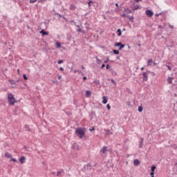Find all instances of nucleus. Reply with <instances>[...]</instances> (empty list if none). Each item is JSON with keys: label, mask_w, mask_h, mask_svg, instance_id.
<instances>
[{"label": "nucleus", "mask_w": 177, "mask_h": 177, "mask_svg": "<svg viewBox=\"0 0 177 177\" xmlns=\"http://www.w3.org/2000/svg\"><path fill=\"white\" fill-rule=\"evenodd\" d=\"M19 162H21V164H24V162H26V157L25 156H21L19 158Z\"/></svg>", "instance_id": "nucleus-10"}, {"label": "nucleus", "mask_w": 177, "mask_h": 177, "mask_svg": "<svg viewBox=\"0 0 177 177\" xmlns=\"http://www.w3.org/2000/svg\"><path fill=\"white\" fill-rule=\"evenodd\" d=\"M40 34H42V35H49V32L45 31V30L42 29L40 32Z\"/></svg>", "instance_id": "nucleus-12"}, {"label": "nucleus", "mask_w": 177, "mask_h": 177, "mask_svg": "<svg viewBox=\"0 0 177 177\" xmlns=\"http://www.w3.org/2000/svg\"><path fill=\"white\" fill-rule=\"evenodd\" d=\"M149 74H150V71L147 70L146 72L142 73V81L146 82L149 80Z\"/></svg>", "instance_id": "nucleus-2"}, {"label": "nucleus", "mask_w": 177, "mask_h": 177, "mask_svg": "<svg viewBox=\"0 0 177 177\" xmlns=\"http://www.w3.org/2000/svg\"><path fill=\"white\" fill-rule=\"evenodd\" d=\"M173 80H174V77H169L167 78V82H168V84H172Z\"/></svg>", "instance_id": "nucleus-17"}, {"label": "nucleus", "mask_w": 177, "mask_h": 177, "mask_svg": "<svg viewBox=\"0 0 177 177\" xmlns=\"http://www.w3.org/2000/svg\"><path fill=\"white\" fill-rule=\"evenodd\" d=\"M91 91H86V96L87 97H89V96L91 95Z\"/></svg>", "instance_id": "nucleus-28"}, {"label": "nucleus", "mask_w": 177, "mask_h": 177, "mask_svg": "<svg viewBox=\"0 0 177 177\" xmlns=\"http://www.w3.org/2000/svg\"><path fill=\"white\" fill-rule=\"evenodd\" d=\"M102 103H103V104H107V97H106V96L102 97Z\"/></svg>", "instance_id": "nucleus-14"}, {"label": "nucleus", "mask_w": 177, "mask_h": 177, "mask_svg": "<svg viewBox=\"0 0 177 177\" xmlns=\"http://www.w3.org/2000/svg\"><path fill=\"white\" fill-rule=\"evenodd\" d=\"M124 12H126V13H131L132 12V10H131L129 8H124Z\"/></svg>", "instance_id": "nucleus-25"}, {"label": "nucleus", "mask_w": 177, "mask_h": 177, "mask_svg": "<svg viewBox=\"0 0 177 177\" xmlns=\"http://www.w3.org/2000/svg\"><path fill=\"white\" fill-rule=\"evenodd\" d=\"M82 32V29H81V28H79V29L77 30V32Z\"/></svg>", "instance_id": "nucleus-45"}, {"label": "nucleus", "mask_w": 177, "mask_h": 177, "mask_svg": "<svg viewBox=\"0 0 177 177\" xmlns=\"http://www.w3.org/2000/svg\"><path fill=\"white\" fill-rule=\"evenodd\" d=\"M110 134H111V135H113V133L111 131Z\"/></svg>", "instance_id": "nucleus-64"}, {"label": "nucleus", "mask_w": 177, "mask_h": 177, "mask_svg": "<svg viewBox=\"0 0 177 177\" xmlns=\"http://www.w3.org/2000/svg\"><path fill=\"white\" fill-rule=\"evenodd\" d=\"M8 100H15V96L12 93L8 94Z\"/></svg>", "instance_id": "nucleus-13"}, {"label": "nucleus", "mask_w": 177, "mask_h": 177, "mask_svg": "<svg viewBox=\"0 0 177 177\" xmlns=\"http://www.w3.org/2000/svg\"><path fill=\"white\" fill-rule=\"evenodd\" d=\"M75 26H76V27H77V28H80V26L77 25V24Z\"/></svg>", "instance_id": "nucleus-58"}, {"label": "nucleus", "mask_w": 177, "mask_h": 177, "mask_svg": "<svg viewBox=\"0 0 177 177\" xmlns=\"http://www.w3.org/2000/svg\"><path fill=\"white\" fill-rule=\"evenodd\" d=\"M157 64L156 62H153L151 59L148 60V66H156Z\"/></svg>", "instance_id": "nucleus-8"}, {"label": "nucleus", "mask_w": 177, "mask_h": 177, "mask_svg": "<svg viewBox=\"0 0 177 177\" xmlns=\"http://www.w3.org/2000/svg\"><path fill=\"white\" fill-rule=\"evenodd\" d=\"M16 82H19V80H17V81L15 82V83H16Z\"/></svg>", "instance_id": "nucleus-63"}, {"label": "nucleus", "mask_w": 177, "mask_h": 177, "mask_svg": "<svg viewBox=\"0 0 177 177\" xmlns=\"http://www.w3.org/2000/svg\"><path fill=\"white\" fill-rule=\"evenodd\" d=\"M37 2V0H30V3H35Z\"/></svg>", "instance_id": "nucleus-37"}, {"label": "nucleus", "mask_w": 177, "mask_h": 177, "mask_svg": "<svg viewBox=\"0 0 177 177\" xmlns=\"http://www.w3.org/2000/svg\"><path fill=\"white\" fill-rule=\"evenodd\" d=\"M111 82H112V84H115V80H111Z\"/></svg>", "instance_id": "nucleus-51"}, {"label": "nucleus", "mask_w": 177, "mask_h": 177, "mask_svg": "<svg viewBox=\"0 0 177 177\" xmlns=\"http://www.w3.org/2000/svg\"><path fill=\"white\" fill-rule=\"evenodd\" d=\"M140 164V160L138 159H136L133 160V165H136V167Z\"/></svg>", "instance_id": "nucleus-11"}, {"label": "nucleus", "mask_w": 177, "mask_h": 177, "mask_svg": "<svg viewBox=\"0 0 177 177\" xmlns=\"http://www.w3.org/2000/svg\"><path fill=\"white\" fill-rule=\"evenodd\" d=\"M107 151V147L104 146L103 148L100 151V153L104 154Z\"/></svg>", "instance_id": "nucleus-9"}, {"label": "nucleus", "mask_w": 177, "mask_h": 177, "mask_svg": "<svg viewBox=\"0 0 177 177\" xmlns=\"http://www.w3.org/2000/svg\"><path fill=\"white\" fill-rule=\"evenodd\" d=\"M23 77H24V80H25L26 81H27L28 80V78L27 77V75H26V74L23 75Z\"/></svg>", "instance_id": "nucleus-34"}, {"label": "nucleus", "mask_w": 177, "mask_h": 177, "mask_svg": "<svg viewBox=\"0 0 177 177\" xmlns=\"http://www.w3.org/2000/svg\"><path fill=\"white\" fill-rule=\"evenodd\" d=\"M91 168H92V166L89 163H88L86 166H84L85 169H91Z\"/></svg>", "instance_id": "nucleus-16"}, {"label": "nucleus", "mask_w": 177, "mask_h": 177, "mask_svg": "<svg viewBox=\"0 0 177 177\" xmlns=\"http://www.w3.org/2000/svg\"><path fill=\"white\" fill-rule=\"evenodd\" d=\"M71 23H73L75 25L76 24V23L74 21V20H71Z\"/></svg>", "instance_id": "nucleus-52"}, {"label": "nucleus", "mask_w": 177, "mask_h": 177, "mask_svg": "<svg viewBox=\"0 0 177 177\" xmlns=\"http://www.w3.org/2000/svg\"><path fill=\"white\" fill-rule=\"evenodd\" d=\"M151 172H154L156 171V166L155 165H153L151 167Z\"/></svg>", "instance_id": "nucleus-31"}, {"label": "nucleus", "mask_w": 177, "mask_h": 177, "mask_svg": "<svg viewBox=\"0 0 177 177\" xmlns=\"http://www.w3.org/2000/svg\"><path fill=\"white\" fill-rule=\"evenodd\" d=\"M75 133L79 136V138H82L85 135V131L82 128H77L75 131Z\"/></svg>", "instance_id": "nucleus-1"}, {"label": "nucleus", "mask_w": 177, "mask_h": 177, "mask_svg": "<svg viewBox=\"0 0 177 177\" xmlns=\"http://www.w3.org/2000/svg\"><path fill=\"white\" fill-rule=\"evenodd\" d=\"M39 2H42V0H38L39 3Z\"/></svg>", "instance_id": "nucleus-61"}, {"label": "nucleus", "mask_w": 177, "mask_h": 177, "mask_svg": "<svg viewBox=\"0 0 177 177\" xmlns=\"http://www.w3.org/2000/svg\"><path fill=\"white\" fill-rule=\"evenodd\" d=\"M77 9V6L74 3H71L69 6L70 10H75Z\"/></svg>", "instance_id": "nucleus-7"}, {"label": "nucleus", "mask_w": 177, "mask_h": 177, "mask_svg": "<svg viewBox=\"0 0 177 177\" xmlns=\"http://www.w3.org/2000/svg\"><path fill=\"white\" fill-rule=\"evenodd\" d=\"M117 32L118 37H121V35H122V31H121V29H118Z\"/></svg>", "instance_id": "nucleus-18"}, {"label": "nucleus", "mask_w": 177, "mask_h": 177, "mask_svg": "<svg viewBox=\"0 0 177 177\" xmlns=\"http://www.w3.org/2000/svg\"><path fill=\"white\" fill-rule=\"evenodd\" d=\"M8 102L10 104H15V103H16V100H10Z\"/></svg>", "instance_id": "nucleus-22"}, {"label": "nucleus", "mask_w": 177, "mask_h": 177, "mask_svg": "<svg viewBox=\"0 0 177 177\" xmlns=\"http://www.w3.org/2000/svg\"><path fill=\"white\" fill-rule=\"evenodd\" d=\"M127 14H125V13H123L122 15V17H127Z\"/></svg>", "instance_id": "nucleus-46"}, {"label": "nucleus", "mask_w": 177, "mask_h": 177, "mask_svg": "<svg viewBox=\"0 0 177 177\" xmlns=\"http://www.w3.org/2000/svg\"><path fill=\"white\" fill-rule=\"evenodd\" d=\"M75 73H78L81 75H84V73L81 71H75Z\"/></svg>", "instance_id": "nucleus-32"}, {"label": "nucleus", "mask_w": 177, "mask_h": 177, "mask_svg": "<svg viewBox=\"0 0 177 177\" xmlns=\"http://www.w3.org/2000/svg\"><path fill=\"white\" fill-rule=\"evenodd\" d=\"M140 6L136 5V6L133 7V10H134V11L138 10V9H140Z\"/></svg>", "instance_id": "nucleus-20"}, {"label": "nucleus", "mask_w": 177, "mask_h": 177, "mask_svg": "<svg viewBox=\"0 0 177 177\" xmlns=\"http://www.w3.org/2000/svg\"><path fill=\"white\" fill-rule=\"evenodd\" d=\"M106 108L108 109V110H110V109H111V106H110V104H107Z\"/></svg>", "instance_id": "nucleus-41"}, {"label": "nucleus", "mask_w": 177, "mask_h": 177, "mask_svg": "<svg viewBox=\"0 0 177 177\" xmlns=\"http://www.w3.org/2000/svg\"><path fill=\"white\" fill-rule=\"evenodd\" d=\"M83 80H84V81H85L86 80H87L86 76L83 77Z\"/></svg>", "instance_id": "nucleus-53"}, {"label": "nucleus", "mask_w": 177, "mask_h": 177, "mask_svg": "<svg viewBox=\"0 0 177 177\" xmlns=\"http://www.w3.org/2000/svg\"><path fill=\"white\" fill-rule=\"evenodd\" d=\"M109 58H106V59L105 61H104V63H109Z\"/></svg>", "instance_id": "nucleus-48"}, {"label": "nucleus", "mask_w": 177, "mask_h": 177, "mask_svg": "<svg viewBox=\"0 0 177 177\" xmlns=\"http://www.w3.org/2000/svg\"><path fill=\"white\" fill-rule=\"evenodd\" d=\"M25 129L26 131H27L28 132H30L31 131V129H30V127H28V125L26 124L25 125Z\"/></svg>", "instance_id": "nucleus-24"}, {"label": "nucleus", "mask_w": 177, "mask_h": 177, "mask_svg": "<svg viewBox=\"0 0 177 177\" xmlns=\"http://www.w3.org/2000/svg\"><path fill=\"white\" fill-rule=\"evenodd\" d=\"M127 17L129 20H133V16L132 15H127Z\"/></svg>", "instance_id": "nucleus-30"}, {"label": "nucleus", "mask_w": 177, "mask_h": 177, "mask_svg": "<svg viewBox=\"0 0 177 177\" xmlns=\"http://www.w3.org/2000/svg\"><path fill=\"white\" fill-rule=\"evenodd\" d=\"M144 142H145V138H140V142H139V146H138L139 149H142V147H143Z\"/></svg>", "instance_id": "nucleus-6"}, {"label": "nucleus", "mask_w": 177, "mask_h": 177, "mask_svg": "<svg viewBox=\"0 0 177 177\" xmlns=\"http://www.w3.org/2000/svg\"><path fill=\"white\" fill-rule=\"evenodd\" d=\"M138 111L139 113H142L143 111V106H138Z\"/></svg>", "instance_id": "nucleus-29"}, {"label": "nucleus", "mask_w": 177, "mask_h": 177, "mask_svg": "<svg viewBox=\"0 0 177 177\" xmlns=\"http://www.w3.org/2000/svg\"><path fill=\"white\" fill-rule=\"evenodd\" d=\"M145 14L148 17H151L154 15V12H153V11H151V10H147L145 11Z\"/></svg>", "instance_id": "nucleus-4"}, {"label": "nucleus", "mask_w": 177, "mask_h": 177, "mask_svg": "<svg viewBox=\"0 0 177 177\" xmlns=\"http://www.w3.org/2000/svg\"><path fill=\"white\" fill-rule=\"evenodd\" d=\"M65 113H66V114L67 115H68V116H70V115H72L71 112H65Z\"/></svg>", "instance_id": "nucleus-42"}, {"label": "nucleus", "mask_w": 177, "mask_h": 177, "mask_svg": "<svg viewBox=\"0 0 177 177\" xmlns=\"http://www.w3.org/2000/svg\"><path fill=\"white\" fill-rule=\"evenodd\" d=\"M135 1V2H139V1H140V0H134Z\"/></svg>", "instance_id": "nucleus-57"}, {"label": "nucleus", "mask_w": 177, "mask_h": 177, "mask_svg": "<svg viewBox=\"0 0 177 177\" xmlns=\"http://www.w3.org/2000/svg\"><path fill=\"white\" fill-rule=\"evenodd\" d=\"M58 80H62V75L58 76Z\"/></svg>", "instance_id": "nucleus-54"}, {"label": "nucleus", "mask_w": 177, "mask_h": 177, "mask_svg": "<svg viewBox=\"0 0 177 177\" xmlns=\"http://www.w3.org/2000/svg\"><path fill=\"white\" fill-rule=\"evenodd\" d=\"M113 53L114 55H120V51H118V50H113Z\"/></svg>", "instance_id": "nucleus-26"}, {"label": "nucleus", "mask_w": 177, "mask_h": 177, "mask_svg": "<svg viewBox=\"0 0 177 177\" xmlns=\"http://www.w3.org/2000/svg\"><path fill=\"white\" fill-rule=\"evenodd\" d=\"M55 44L57 49H59V48H62V44H60V42H56Z\"/></svg>", "instance_id": "nucleus-23"}, {"label": "nucleus", "mask_w": 177, "mask_h": 177, "mask_svg": "<svg viewBox=\"0 0 177 177\" xmlns=\"http://www.w3.org/2000/svg\"><path fill=\"white\" fill-rule=\"evenodd\" d=\"M53 175H55L56 174V172H52Z\"/></svg>", "instance_id": "nucleus-62"}, {"label": "nucleus", "mask_w": 177, "mask_h": 177, "mask_svg": "<svg viewBox=\"0 0 177 177\" xmlns=\"http://www.w3.org/2000/svg\"><path fill=\"white\" fill-rule=\"evenodd\" d=\"M106 67V65L104 64H102L101 66V68H104Z\"/></svg>", "instance_id": "nucleus-43"}, {"label": "nucleus", "mask_w": 177, "mask_h": 177, "mask_svg": "<svg viewBox=\"0 0 177 177\" xmlns=\"http://www.w3.org/2000/svg\"><path fill=\"white\" fill-rule=\"evenodd\" d=\"M5 157H6V158H12V154L9 153V152H6Z\"/></svg>", "instance_id": "nucleus-15"}, {"label": "nucleus", "mask_w": 177, "mask_h": 177, "mask_svg": "<svg viewBox=\"0 0 177 177\" xmlns=\"http://www.w3.org/2000/svg\"><path fill=\"white\" fill-rule=\"evenodd\" d=\"M115 5V6L118 7V3H116Z\"/></svg>", "instance_id": "nucleus-60"}, {"label": "nucleus", "mask_w": 177, "mask_h": 177, "mask_svg": "<svg viewBox=\"0 0 177 177\" xmlns=\"http://www.w3.org/2000/svg\"><path fill=\"white\" fill-rule=\"evenodd\" d=\"M110 133H111L110 130H106V135H110Z\"/></svg>", "instance_id": "nucleus-39"}, {"label": "nucleus", "mask_w": 177, "mask_h": 177, "mask_svg": "<svg viewBox=\"0 0 177 177\" xmlns=\"http://www.w3.org/2000/svg\"><path fill=\"white\" fill-rule=\"evenodd\" d=\"M169 27L172 29L174 28V26L170 25Z\"/></svg>", "instance_id": "nucleus-56"}, {"label": "nucleus", "mask_w": 177, "mask_h": 177, "mask_svg": "<svg viewBox=\"0 0 177 177\" xmlns=\"http://www.w3.org/2000/svg\"><path fill=\"white\" fill-rule=\"evenodd\" d=\"M59 71H64V68L63 67H60V68H59Z\"/></svg>", "instance_id": "nucleus-49"}, {"label": "nucleus", "mask_w": 177, "mask_h": 177, "mask_svg": "<svg viewBox=\"0 0 177 177\" xmlns=\"http://www.w3.org/2000/svg\"><path fill=\"white\" fill-rule=\"evenodd\" d=\"M165 66H166V67H167V68H168V70H169V71H172V68H171V66L169 65L166 64Z\"/></svg>", "instance_id": "nucleus-35"}, {"label": "nucleus", "mask_w": 177, "mask_h": 177, "mask_svg": "<svg viewBox=\"0 0 177 177\" xmlns=\"http://www.w3.org/2000/svg\"><path fill=\"white\" fill-rule=\"evenodd\" d=\"M62 63H64V60H63V59L58 60V62H57L58 64H62Z\"/></svg>", "instance_id": "nucleus-33"}, {"label": "nucleus", "mask_w": 177, "mask_h": 177, "mask_svg": "<svg viewBox=\"0 0 177 177\" xmlns=\"http://www.w3.org/2000/svg\"><path fill=\"white\" fill-rule=\"evenodd\" d=\"M82 70H85V66H82Z\"/></svg>", "instance_id": "nucleus-55"}, {"label": "nucleus", "mask_w": 177, "mask_h": 177, "mask_svg": "<svg viewBox=\"0 0 177 177\" xmlns=\"http://www.w3.org/2000/svg\"><path fill=\"white\" fill-rule=\"evenodd\" d=\"M150 175L151 177H154V171H151Z\"/></svg>", "instance_id": "nucleus-40"}, {"label": "nucleus", "mask_w": 177, "mask_h": 177, "mask_svg": "<svg viewBox=\"0 0 177 177\" xmlns=\"http://www.w3.org/2000/svg\"><path fill=\"white\" fill-rule=\"evenodd\" d=\"M57 15H58L59 17H63V19H64V20H66V17H64V15H60V14H57Z\"/></svg>", "instance_id": "nucleus-36"}, {"label": "nucleus", "mask_w": 177, "mask_h": 177, "mask_svg": "<svg viewBox=\"0 0 177 177\" xmlns=\"http://www.w3.org/2000/svg\"><path fill=\"white\" fill-rule=\"evenodd\" d=\"M95 59L97 64H102V62L100 59L97 58V57H95Z\"/></svg>", "instance_id": "nucleus-19"}, {"label": "nucleus", "mask_w": 177, "mask_h": 177, "mask_svg": "<svg viewBox=\"0 0 177 177\" xmlns=\"http://www.w3.org/2000/svg\"><path fill=\"white\" fill-rule=\"evenodd\" d=\"M92 1H89L88 2V6H91V3H92Z\"/></svg>", "instance_id": "nucleus-50"}, {"label": "nucleus", "mask_w": 177, "mask_h": 177, "mask_svg": "<svg viewBox=\"0 0 177 177\" xmlns=\"http://www.w3.org/2000/svg\"><path fill=\"white\" fill-rule=\"evenodd\" d=\"M11 161H13V162H17V160H16L15 158H11Z\"/></svg>", "instance_id": "nucleus-38"}, {"label": "nucleus", "mask_w": 177, "mask_h": 177, "mask_svg": "<svg viewBox=\"0 0 177 177\" xmlns=\"http://www.w3.org/2000/svg\"><path fill=\"white\" fill-rule=\"evenodd\" d=\"M89 131L91 132H92L93 131H95V127H92L91 129H89Z\"/></svg>", "instance_id": "nucleus-47"}, {"label": "nucleus", "mask_w": 177, "mask_h": 177, "mask_svg": "<svg viewBox=\"0 0 177 177\" xmlns=\"http://www.w3.org/2000/svg\"><path fill=\"white\" fill-rule=\"evenodd\" d=\"M106 70H109V69L110 68V65H109V64H107V65L106 66Z\"/></svg>", "instance_id": "nucleus-44"}, {"label": "nucleus", "mask_w": 177, "mask_h": 177, "mask_svg": "<svg viewBox=\"0 0 177 177\" xmlns=\"http://www.w3.org/2000/svg\"><path fill=\"white\" fill-rule=\"evenodd\" d=\"M143 70H145V67L141 68V71H143Z\"/></svg>", "instance_id": "nucleus-59"}, {"label": "nucleus", "mask_w": 177, "mask_h": 177, "mask_svg": "<svg viewBox=\"0 0 177 177\" xmlns=\"http://www.w3.org/2000/svg\"><path fill=\"white\" fill-rule=\"evenodd\" d=\"M8 82L11 84V85H16V82L15 80H9Z\"/></svg>", "instance_id": "nucleus-27"}, {"label": "nucleus", "mask_w": 177, "mask_h": 177, "mask_svg": "<svg viewBox=\"0 0 177 177\" xmlns=\"http://www.w3.org/2000/svg\"><path fill=\"white\" fill-rule=\"evenodd\" d=\"M62 172H64V170H62V171H58L57 172V176H62Z\"/></svg>", "instance_id": "nucleus-21"}, {"label": "nucleus", "mask_w": 177, "mask_h": 177, "mask_svg": "<svg viewBox=\"0 0 177 177\" xmlns=\"http://www.w3.org/2000/svg\"><path fill=\"white\" fill-rule=\"evenodd\" d=\"M115 46H120L119 50H122L123 48H125V44H122L121 42H117L115 44Z\"/></svg>", "instance_id": "nucleus-3"}, {"label": "nucleus", "mask_w": 177, "mask_h": 177, "mask_svg": "<svg viewBox=\"0 0 177 177\" xmlns=\"http://www.w3.org/2000/svg\"><path fill=\"white\" fill-rule=\"evenodd\" d=\"M71 149H73V150H80V145L75 142L72 145Z\"/></svg>", "instance_id": "nucleus-5"}]
</instances>
